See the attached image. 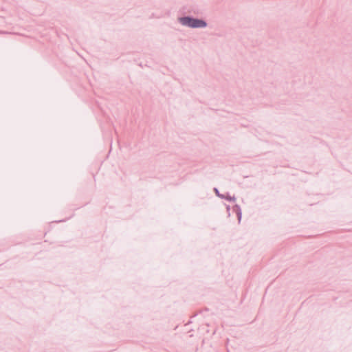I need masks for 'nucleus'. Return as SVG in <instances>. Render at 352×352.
Returning <instances> with one entry per match:
<instances>
[{"label":"nucleus","mask_w":352,"mask_h":352,"mask_svg":"<svg viewBox=\"0 0 352 352\" xmlns=\"http://www.w3.org/2000/svg\"><path fill=\"white\" fill-rule=\"evenodd\" d=\"M238 219L239 221L241 220V214L240 213H238Z\"/></svg>","instance_id":"obj_2"},{"label":"nucleus","mask_w":352,"mask_h":352,"mask_svg":"<svg viewBox=\"0 0 352 352\" xmlns=\"http://www.w3.org/2000/svg\"><path fill=\"white\" fill-rule=\"evenodd\" d=\"M180 22L183 25L190 28H202L206 25V23L202 20L191 19L189 17L181 18Z\"/></svg>","instance_id":"obj_1"}]
</instances>
